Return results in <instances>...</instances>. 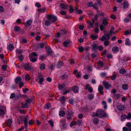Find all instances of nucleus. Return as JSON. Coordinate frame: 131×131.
<instances>
[{
    "instance_id": "obj_11",
    "label": "nucleus",
    "mask_w": 131,
    "mask_h": 131,
    "mask_svg": "<svg viewBox=\"0 0 131 131\" xmlns=\"http://www.w3.org/2000/svg\"><path fill=\"white\" fill-rule=\"evenodd\" d=\"M60 6L61 8L64 10L66 9H67L68 5L64 4H63L61 3L60 5Z\"/></svg>"
},
{
    "instance_id": "obj_61",
    "label": "nucleus",
    "mask_w": 131,
    "mask_h": 131,
    "mask_svg": "<svg viewBox=\"0 0 131 131\" xmlns=\"http://www.w3.org/2000/svg\"><path fill=\"white\" fill-rule=\"evenodd\" d=\"M81 75V74L80 72H78L77 74L76 77L78 78L80 77Z\"/></svg>"
},
{
    "instance_id": "obj_54",
    "label": "nucleus",
    "mask_w": 131,
    "mask_h": 131,
    "mask_svg": "<svg viewBox=\"0 0 131 131\" xmlns=\"http://www.w3.org/2000/svg\"><path fill=\"white\" fill-rule=\"evenodd\" d=\"M16 52L18 54H21L22 53V51L20 49H18L16 51Z\"/></svg>"
},
{
    "instance_id": "obj_44",
    "label": "nucleus",
    "mask_w": 131,
    "mask_h": 131,
    "mask_svg": "<svg viewBox=\"0 0 131 131\" xmlns=\"http://www.w3.org/2000/svg\"><path fill=\"white\" fill-rule=\"evenodd\" d=\"M67 113H68V115L67 117V119H70L71 118V116L72 115V114H70V113H69V111H67Z\"/></svg>"
},
{
    "instance_id": "obj_55",
    "label": "nucleus",
    "mask_w": 131,
    "mask_h": 131,
    "mask_svg": "<svg viewBox=\"0 0 131 131\" xmlns=\"http://www.w3.org/2000/svg\"><path fill=\"white\" fill-rule=\"evenodd\" d=\"M91 38L93 39L94 40L97 38V35H92L91 36Z\"/></svg>"
},
{
    "instance_id": "obj_29",
    "label": "nucleus",
    "mask_w": 131,
    "mask_h": 131,
    "mask_svg": "<svg viewBox=\"0 0 131 131\" xmlns=\"http://www.w3.org/2000/svg\"><path fill=\"white\" fill-rule=\"evenodd\" d=\"M102 104L103 106V108L105 109H106L107 105L106 102L105 101H103L102 102Z\"/></svg>"
},
{
    "instance_id": "obj_26",
    "label": "nucleus",
    "mask_w": 131,
    "mask_h": 131,
    "mask_svg": "<svg viewBox=\"0 0 131 131\" xmlns=\"http://www.w3.org/2000/svg\"><path fill=\"white\" fill-rule=\"evenodd\" d=\"M102 23L104 25L106 26H107V25L108 24L107 21L106 20H103Z\"/></svg>"
},
{
    "instance_id": "obj_32",
    "label": "nucleus",
    "mask_w": 131,
    "mask_h": 131,
    "mask_svg": "<svg viewBox=\"0 0 131 131\" xmlns=\"http://www.w3.org/2000/svg\"><path fill=\"white\" fill-rule=\"evenodd\" d=\"M126 118V115H123L121 116V121H124Z\"/></svg>"
},
{
    "instance_id": "obj_59",
    "label": "nucleus",
    "mask_w": 131,
    "mask_h": 131,
    "mask_svg": "<svg viewBox=\"0 0 131 131\" xmlns=\"http://www.w3.org/2000/svg\"><path fill=\"white\" fill-rule=\"evenodd\" d=\"M61 127L65 128L66 127V125L65 124L62 123L61 124H60Z\"/></svg>"
},
{
    "instance_id": "obj_30",
    "label": "nucleus",
    "mask_w": 131,
    "mask_h": 131,
    "mask_svg": "<svg viewBox=\"0 0 131 131\" xmlns=\"http://www.w3.org/2000/svg\"><path fill=\"white\" fill-rule=\"evenodd\" d=\"M123 89L124 90H126L128 89V86L127 84H123L122 85Z\"/></svg>"
},
{
    "instance_id": "obj_22",
    "label": "nucleus",
    "mask_w": 131,
    "mask_h": 131,
    "mask_svg": "<svg viewBox=\"0 0 131 131\" xmlns=\"http://www.w3.org/2000/svg\"><path fill=\"white\" fill-rule=\"evenodd\" d=\"M13 121L12 119H9L7 121L6 123L8 126H10L12 124Z\"/></svg>"
},
{
    "instance_id": "obj_21",
    "label": "nucleus",
    "mask_w": 131,
    "mask_h": 131,
    "mask_svg": "<svg viewBox=\"0 0 131 131\" xmlns=\"http://www.w3.org/2000/svg\"><path fill=\"white\" fill-rule=\"evenodd\" d=\"M6 111V108L5 107L3 108V110L0 109V115H2V116H3L5 114V112Z\"/></svg>"
},
{
    "instance_id": "obj_19",
    "label": "nucleus",
    "mask_w": 131,
    "mask_h": 131,
    "mask_svg": "<svg viewBox=\"0 0 131 131\" xmlns=\"http://www.w3.org/2000/svg\"><path fill=\"white\" fill-rule=\"evenodd\" d=\"M94 98V94H91L89 95L88 97V99L89 100H91Z\"/></svg>"
},
{
    "instance_id": "obj_10",
    "label": "nucleus",
    "mask_w": 131,
    "mask_h": 131,
    "mask_svg": "<svg viewBox=\"0 0 131 131\" xmlns=\"http://www.w3.org/2000/svg\"><path fill=\"white\" fill-rule=\"evenodd\" d=\"M29 57L30 61L32 62H35L37 60V59L32 56L31 54H29Z\"/></svg>"
},
{
    "instance_id": "obj_14",
    "label": "nucleus",
    "mask_w": 131,
    "mask_h": 131,
    "mask_svg": "<svg viewBox=\"0 0 131 131\" xmlns=\"http://www.w3.org/2000/svg\"><path fill=\"white\" fill-rule=\"evenodd\" d=\"M71 42L70 41H67L63 42V46L65 47L69 46Z\"/></svg>"
},
{
    "instance_id": "obj_6",
    "label": "nucleus",
    "mask_w": 131,
    "mask_h": 131,
    "mask_svg": "<svg viewBox=\"0 0 131 131\" xmlns=\"http://www.w3.org/2000/svg\"><path fill=\"white\" fill-rule=\"evenodd\" d=\"M102 83L106 89H108L111 88L110 85L108 82L104 81Z\"/></svg>"
},
{
    "instance_id": "obj_2",
    "label": "nucleus",
    "mask_w": 131,
    "mask_h": 131,
    "mask_svg": "<svg viewBox=\"0 0 131 131\" xmlns=\"http://www.w3.org/2000/svg\"><path fill=\"white\" fill-rule=\"evenodd\" d=\"M105 115V113L102 110H97L95 113H93L92 115V116L93 117L97 116L100 117H103Z\"/></svg>"
},
{
    "instance_id": "obj_24",
    "label": "nucleus",
    "mask_w": 131,
    "mask_h": 131,
    "mask_svg": "<svg viewBox=\"0 0 131 131\" xmlns=\"http://www.w3.org/2000/svg\"><path fill=\"white\" fill-rule=\"evenodd\" d=\"M123 8L126 9L128 8V4L127 2H124L123 3Z\"/></svg>"
},
{
    "instance_id": "obj_64",
    "label": "nucleus",
    "mask_w": 131,
    "mask_h": 131,
    "mask_svg": "<svg viewBox=\"0 0 131 131\" xmlns=\"http://www.w3.org/2000/svg\"><path fill=\"white\" fill-rule=\"evenodd\" d=\"M60 124H61L63 123V124H65L66 122V120L64 119H62L60 120Z\"/></svg>"
},
{
    "instance_id": "obj_18",
    "label": "nucleus",
    "mask_w": 131,
    "mask_h": 131,
    "mask_svg": "<svg viewBox=\"0 0 131 131\" xmlns=\"http://www.w3.org/2000/svg\"><path fill=\"white\" fill-rule=\"evenodd\" d=\"M39 68L41 70L45 69V65L43 63L40 64L39 66Z\"/></svg>"
},
{
    "instance_id": "obj_47",
    "label": "nucleus",
    "mask_w": 131,
    "mask_h": 131,
    "mask_svg": "<svg viewBox=\"0 0 131 131\" xmlns=\"http://www.w3.org/2000/svg\"><path fill=\"white\" fill-rule=\"evenodd\" d=\"M74 101V99H71L69 100V102L70 104H73Z\"/></svg>"
},
{
    "instance_id": "obj_46",
    "label": "nucleus",
    "mask_w": 131,
    "mask_h": 131,
    "mask_svg": "<svg viewBox=\"0 0 131 131\" xmlns=\"http://www.w3.org/2000/svg\"><path fill=\"white\" fill-rule=\"evenodd\" d=\"M126 118L128 120L131 118V113L128 114L127 116H126Z\"/></svg>"
},
{
    "instance_id": "obj_4",
    "label": "nucleus",
    "mask_w": 131,
    "mask_h": 131,
    "mask_svg": "<svg viewBox=\"0 0 131 131\" xmlns=\"http://www.w3.org/2000/svg\"><path fill=\"white\" fill-rule=\"evenodd\" d=\"M31 100L28 99L26 101V102L24 103H21V107L23 108H27L30 103Z\"/></svg>"
},
{
    "instance_id": "obj_31",
    "label": "nucleus",
    "mask_w": 131,
    "mask_h": 131,
    "mask_svg": "<svg viewBox=\"0 0 131 131\" xmlns=\"http://www.w3.org/2000/svg\"><path fill=\"white\" fill-rule=\"evenodd\" d=\"M70 9L69 10V11L70 13H72L74 11V9L72 6L71 5H69Z\"/></svg>"
},
{
    "instance_id": "obj_41",
    "label": "nucleus",
    "mask_w": 131,
    "mask_h": 131,
    "mask_svg": "<svg viewBox=\"0 0 131 131\" xmlns=\"http://www.w3.org/2000/svg\"><path fill=\"white\" fill-rule=\"evenodd\" d=\"M78 50L79 52H82L84 50V49L82 47L80 46L79 47Z\"/></svg>"
},
{
    "instance_id": "obj_42",
    "label": "nucleus",
    "mask_w": 131,
    "mask_h": 131,
    "mask_svg": "<svg viewBox=\"0 0 131 131\" xmlns=\"http://www.w3.org/2000/svg\"><path fill=\"white\" fill-rule=\"evenodd\" d=\"M63 65V63L61 62H58L57 67L58 68H60Z\"/></svg>"
},
{
    "instance_id": "obj_9",
    "label": "nucleus",
    "mask_w": 131,
    "mask_h": 131,
    "mask_svg": "<svg viewBox=\"0 0 131 131\" xmlns=\"http://www.w3.org/2000/svg\"><path fill=\"white\" fill-rule=\"evenodd\" d=\"M92 22H91L90 21L87 22V24H88L90 27L91 28L93 27V24L94 23L95 21L94 19H92Z\"/></svg>"
},
{
    "instance_id": "obj_49",
    "label": "nucleus",
    "mask_w": 131,
    "mask_h": 131,
    "mask_svg": "<svg viewBox=\"0 0 131 131\" xmlns=\"http://www.w3.org/2000/svg\"><path fill=\"white\" fill-rule=\"evenodd\" d=\"M25 79L27 81H28L30 80V76L28 74H26L25 77Z\"/></svg>"
},
{
    "instance_id": "obj_40",
    "label": "nucleus",
    "mask_w": 131,
    "mask_h": 131,
    "mask_svg": "<svg viewBox=\"0 0 131 131\" xmlns=\"http://www.w3.org/2000/svg\"><path fill=\"white\" fill-rule=\"evenodd\" d=\"M92 6L95 9L97 10L98 9V8L96 3H95Z\"/></svg>"
},
{
    "instance_id": "obj_25",
    "label": "nucleus",
    "mask_w": 131,
    "mask_h": 131,
    "mask_svg": "<svg viewBox=\"0 0 131 131\" xmlns=\"http://www.w3.org/2000/svg\"><path fill=\"white\" fill-rule=\"evenodd\" d=\"M125 44L126 45H130V41L128 38L126 39Z\"/></svg>"
},
{
    "instance_id": "obj_34",
    "label": "nucleus",
    "mask_w": 131,
    "mask_h": 131,
    "mask_svg": "<svg viewBox=\"0 0 131 131\" xmlns=\"http://www.w3.org/2000/svg\"><path fill=\"white\" fill-rule=\"evenodd\" d=\"M51 107V105L49 103L47 104L44 106L45 109H49Z\"/></svg>"
},
{
    "instance_id": "obj_12",
    "label": "nucleus",
    "mask_w": 131,
    "mask_h": 131,
    "mask_svg": "<svg viewBox=\"0 0 131 131\" xmlns=\"http://www.w3.org/2000/svg\"><path fill=\"white\" fill-rule=\"evenodd\" d=\"M7 50L10 51H12L14 49V47L12 44L9 45L7 47Z\"/></svg>"
},
{
    "instance_id": "obj_39",
    "label": "nucleus",
    "mask_w": 131,
    "mask_h": 131,
    "mask_svg": "<svg viewBox=\"0 0 131 131\" xmlns=\"http://www.w3.org/2000/svg\"><path fill=\"white\" fill-rule=\"evenodd\" d=\"M126 72V71L124 69H121L119 70V72L120 73L122 74L125 73Z\"/></svg>"
},
{
    "instance_id": "obj_28",
    "label": "nucleus",
    "mask_w": 131,
    "mask_h": 131,
    "mask_svg": "<svg viewBox=\"0 0 131 131\" xmlns=\"http://www.w3.org/2000/svg\"><path fill=\"white\" fill-rule=\"evenodd\" d=\"M99 122L98 119L97 118H94L93 120V123L95 124H97Z\"/></svg>"
},
{
    "instance_id": "obj_62",
    "label": "nucleus",
    "mask_w": 131,
    "mask_h": 131,
    "mask_svg": "<svg viewBox=\"0 0 131 131\" xmlns=\"http://www.w3.org/2000/svg\"><path fill=\"white\" fill-rule=\"evenodd\" d=\"M15 94L14 93H12L10 95V99H13L15 96Z\"/></svg>"
},
{
    "instance_id": "obj_7",
    "label": "nucleus",
    "mask_w": 131,
    "mask_h": 131,
    "mask_svg": "<svg viewBox=\"0 0 131 131\" xmlns=\"http://www.w3.org/2000/svg\"><path fill=\"white\" fill-rule=\"evenodd\" d=\"M22 79L20 77H16L15 79V82L16 83H19L22 82Z\"/></svg>"
},
{
    "instance_id": "obj_58",
    "label": "nucleus",
    "mask_w": 131,
    "mask_h": 131,
    "mask_svg": "<svg viewBox=\"0 0 131 131\" xmlns=\"http://www.w3.org/2000/svg\"><path fill=\"white\" fill-rule=\"evenodd\" d=\"M76 10V12L78 14H80L82 13V11L81 9L78 10L77 8H75Z\"/></svg>"
},
{
    "instance_id": "obj_35",
    "label": "nucleus",
    "mask_w": 131,
    "mask_h": 131,
    "mask_svg": "<svg viewBox=\"0 0 131 131\" xmlns=\"http://www.w3.org/2000/svg\"><path fill=\"white\" fill-rule=\"evenodd\" d=\"M92 2H87L86 3V5L88 7H91L92 6Z\"/></svg>"
},
{
    "instance_id": "obj_36",
    "label": "nucleus",
    "mask_w": 131,
    "mask_h": 131,
    "mask_svg": "<svg viewBox=\"0 0 131 131\" xmlns=\"http://www.w3.org/2000/svg\"><path fill=\"white\" fill-rule=\"evenodd\" d=\"M97 45L95 44H94L92 45V51L95 50L96 48Z\"/></svg>"
},
{
    "instance_id": "obj_15",
    "label": "nucleus",
    "mask_w": 131,
    "mask_h": 131,
    "mask_svg": "<svg viewBox=\"0 0 131 131\" xmlns=\"http://www.w3.org/2000/svg\"><path fill=\"white\" fill-rule=\"evenodd\" d=\"M32 21L31 19L27 20L26 24V26L27 27H29L31 24Z\"/></svg>"
},
{
    "instance_id": "obj_51",
    "label": "nucleus",
    "mask_w": 131,
    "mask_h": 131,
    "mask_svg": "<svg viewBox=\"0 0 131 131\" xmlns=\"http://www.w3.org/2000/svg\"><path fill=\"white\" fill-rule=\"evenodd\" d=\"M105 36L107 38V39H108L110 38V37L112 36V35L110 33H107L106 34H105Z\"/></svg>"
},
{
    "instance_id": "obj_53",
    "label": "nucleus",
    "mask_w": 131,
    "mask_h": 131,
    "mask_svg": "<svg viewBox=\"0 0 131 131\" xmlns=\"http://www.w3.org/2000/svg\"><path fill=\"white\" fill-rule=\"evenodd\" d=\"M109 44V41L106 40L104 42V44L105 46H108Z\"/></svg>"
},
{
    "instance_id": "obj_27",
    "label": "nucleus",
    "mask_w": 131,
    "mask_h": 131,
    "mask_svg": "<svg viewBox=\"0 0 131 131\" xmlns=\"http://www.w3.org/2000/svg\"><path fill=\"white\" fill-rule=\"evenodd\" d=\"M65 115V113L63 111H59V115L60 116L63 117Z\"/></svg>"
},
{
    "instance_id": "obj_63",
    "label": "nucleus",
    "mask_w": 131,
    "mask_h": 131,
    "mask_svg": "<svg viewBox=\"0 0 131 131\" xmlns=\"http://www.w3.org/2000/svg\"><path fill=\"white\" fill-rule=\"evenodd\" d=\"M14 30L16 31H18L19 30V27L18 26L15 27L14 28Z\"/></svg>"
},
{
    "instance_id": "obj_5",
    "label": "nucleus",
    "mask_w": 131,
    "mask_h": 131,
    "mask_svg": "<svg viewBox=\"0 0 131 131\" xmlns=\"http://www.w3.org/2000/svg\"><path fill=\"white\" fill-rule=\"evenodd\" d=\"M28 117V115H27L26 117L24 116H23L20 117L21 119H24V124L26 127H27V126Z\"/></svg>"
},
{
    "instance_id": "obj_33",
    "label": "nucleus",
    "mask_w": 131,
    "mask_h": 131,
    "mask_svg": "<svg viewBox=\"0 0 131 131\" xmlns=\"http://www.w3.org/2000/svg\"><path fill=\"white\" fill-rule=\"evenodd\" d=\"M60 100L62 103H63L66 100L65 97L64 96L60 97Z\"/></svg>"
},
{
    "instance_id": "obj_37",
    "label": "nucleus",
    "mask_w": 131,
    "mask_h": 131,
    "mask_svg": "<svg viewBox=\"0 0 131 131\" xmlns=\"http://www.w3.org/2000/svg\"><path fill=\"white\" fill-rule=\"evenodd\" d=\"M46 50L49 54H50L52 53V51L50 48H48L46 49Z\"/></svg>"
},
{
    "instance_id": "obj_43",
    "label": "nucleus",
    "mask_w": 131,
    "mask_h": 131,
    "mask_svg": "<svg viewBox=\"0 0 131 131\" xmlns=\"http://www.w3.org/2000/svg\"><path fill=\"white\" fill-rule=\"evenodd\" d=\"M114 28L113 27H111V28L110 31V33L112 35L113 34H114Z\"/></svg>"
},
{
    "instance_id": "obj_52",
    "label": "nucleus",
    "mask_w": 131,
    "mask_h": 131,
    "mask_svg": "<svg viewBox=\"0 0 131 131\" xmlns=\"http://www.w3.org/2000/svg\"><path fill=\"white\" fill-rule=\"evenodd\" d=\"M66 32V30H61L60 31V34L61 35H63L65 34Z\"/></svg>"
},
{
    "instance_id": "obj_16",
    "label": "nucleus",
    "mask_w": 131,
    "mask_h": 131,
    "mask_svg": "<svg viewBox=\"0 0 131 131\" xmlns=\"http://www.w3.org/2000/svg\"><path fill=\"white\" fill-rule=\"evenodd\" d=\"M112 50L115 53H117L118 51V47L116 46H115L112 49Z\"/></svg>"
},
{
    "instance_id": "obj_23",
    "label": "nucleus",
    "mask_w": 131,
    "mask_h": 131,
    "mask_svg": "<svg viewBox=\"0 0 131 131\" xmlns=\"http://www.w3.org/2000/svg\"><path fill=\"white\" fill-rule=\"evenodd\" d=\"M124 107V106L123 105H120L117 107V108L119 111H121L123 110Z\"/></svg>"
},
{
    "instance_id": "obj_60",
    "label": "nucleus",
    "mask_w": 131,
    "mask_h": 131,
    "mask_svg": "<svg viewBox=\"0 0 131 131\" xmlns=\"http://www.w3.org/2000/svg\"><path fill=\"white\" fill-rule=\"evenodd\" d=\"M126 126L128 127H131V123L130 122H128L126 123Z\"/></svg>"
},
{
    "instance_id": "obj_45",
    "label": "nucleus",
    "mask_w": 131,
    "mask_h": 131,
    "mask_svg": "<svg viewBox=\"0 0 131 131\" xmlns=\"http://www.w3.org/2000/svg\"><path fill=\"white\" fill-rule=\"evenodd\" d=\"M129 34H131V30H127L125 32V35H127Z\"/></svg>"
},
{
    "instance_id": "obj_3",
    "label": "nucleus",
    "mask_w": 131,
    "mask_h": 131,
    "mask_svg": "<svg viewBox=\"0 0 131 131\" xmlns=\"http://www.w3.org/2000/svg\"><path fill=\"white\" fill-rule=\"evenodd\" d=\"M44 80L43 77L40 74H39L35 78L36 82L38 83L40 85H42Z\"/></svg>"
},
{
    "instance_id": "obj_1",
    "label": "nucleus",
    "mask_w": 131,
    "mask_h": 131,
    "mask_svg": "<svg viewBox=\"0 0 131 131\" xmlns=\"http://www.w3.org/2000/svg\"><path fill=\"white\" fill-rule=\"evenodd\" d=\"M47 18L49 20H46L45 22V25L47 26H48L51 24V23H54L55 22L57 19V17L54 15L50 14L47 16Z\"/></svg>"
},
{
    "instance_id": "obj_38",
    "label": "nucleus",
    "mask_w": 131,
    "mask_h": 131,
    "mask_svg": "<svg viewBox=\"0 0 131 131\" xmlns=\"http://www.w3.org/2000/svg\"><path fill=\"white\" fill-rule=\"evenodd\" d=\"M65 86V85L63 84H62L59 85L58 86V87L59 89L61 90Z\"/></svg>"
},
{
    "instance_id": "obj_17",
    "label": "nucleus",
    "mask_w": 131,
    "mask_h": 131,
    "mask_svg": "<svg viewBox=\"0 0 131 131\" xmlns=\"http://www.w3.org/2000/svg\"><path fill=\"white\" fill-rule=\"evenodd\" d=\"M24 67L25 69L28 70H30L31 69L28 63L24 65Z\"/></svg>"
},
{
    "instance_id": "obj_20",
    "label": "nucleus",
    "mask_w": 131,
    "mask_h": 131,
    "mask_svg": "<svg viewBox=\"0 0 131 131\" xmlns=\"http://www.w3.org/2000/svg\"><path fill=\"white\" fill-rule=\"evenodd\" d=\"M98 66L97 68L98 70H99L100 69H99V68H102L103 66V63L102 62L99 61L98 62Z\"/></svg>"
},
{
    "instance_id": "obj_50",
    "label": "nucleus",
    "mask_w": 131,
    "mask_h": 131,
    "mask_svg": "<svg viewBox=\"0 0 131 131\" xmlns=\"http://www.w3.org/2000/svg\"><path fill=\"white\" fill-rule=\"evenodd\" d=\"M130 20H131V19H129L125 18L124 19V20L125 22L128 23L129 22Z\"/></svg>"
},
{
    "instance_id": "obj_13",
    "label": "nucleus",
    "mask_w": 131,
    "mask_h": 131,
    "mask_svg": "<svg viewBox=\"0 0 131 131\" xmlns=\"http://www.w3.org/2000/svg\"><path fill=\"white\" fill-rule=\"evenodd\" d=\"M72 90L75 93H77L78 92V88L77 86H74L72 88Z\"/></svg>"
},
{
    "instance_id": "obj_56",
    "label": "nucleus",
    "mask_w": 131,
    "mask_h": 131,
    "mask_svg": "<svg viewBox=\"0 0 131 131\" xmlns=\"http://www.w3.org/2000/svg\"><path fill=\"white\" fill-rule=\"evenodd\" d=\"M99 28L100 30L102 31H103L104 29V27L103 25H101L99 26Z\"/></svg>"
},
{
    "instance_id": "obj_48",
    "label": "nucleus",
    "mask_w": 131,
    "mask_h": 131,
    "mask_svg": "<svg viewBox=\"0 0 131 131\" xmlns=\"http://www.w3.org/2000/svg\"><path fill=\"white\" fill-rule=\"evenodd\" d=\"M100 40L102 41H103L105 40H108V39H107V38L105 36V35L102 37V38Z\"/></svg>"
},
{
    "instance_id": "obj_57",
    "label": "nucleus",
    "mask_w": 131,
    "mask_h": 131,
    "mask_svg": "<svg viewBox=\"0 0 131 131\" xmlns=\"http://www.w3.org/2000/svg\"><path fill=\"white\" fill-rule=\"evenodd\" d=\"M7 66L5 65H3L2 67V69L4 71H5L6 69Z\"/></svg>"
},
{
    "instance_id": "obj_8",
    "label": "nucleus",
    "mask_w": 131,
    "mask_h": 131,
    "mask_svg": "<svg viewBox=\"0 0 131 131\" xmlns=\"http://www.w3.org/2000/svg\"><path fill=\"white\" fill-rule=\"evenodd\" d=\"M103 86L101 85H100L98 87V91L101 94H103L104 93L102 91V90L103 89Z\"/></svg>"
}]
</instances>
